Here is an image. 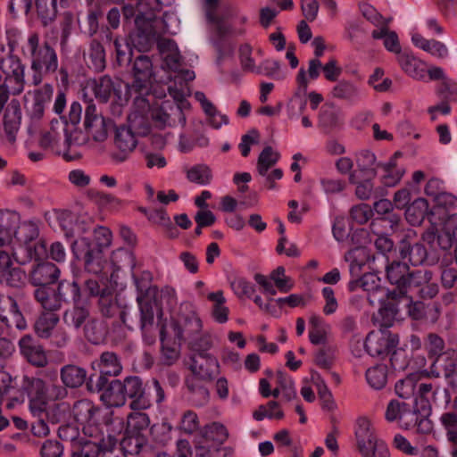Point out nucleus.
I'll return each mask as SVG.
<instances>
[{"instance_id": "aec40b11", "label": "nucleus", "mask_w": 457, "mask_h": 457, "mask_svg": "<svg viewBox=\"0 0 457 457\" xmlns=\"http://www.w3.org/2000/svg\"><path fill=\"white\" fill-rule=\"evenodd\" d=\"M54 88L50 84L44 85L32 94L31 100L26 99V112L32 120H39L45 112L46 104L50 101Z\"/></svg>"}, {"instance_id": "de8ad7c7", "label": "nucleus", "mask_w": 457, "mask_h": 457, "mask_svg": "<svg viewBox=\"0 0 457 457\" xmlns=\"http://www.w3.org/2000/svg\"><path fill=\"white\" fill-rule=\"evenodd\" d=\"M39 236L38 225L32 220L20 221L17 231L13 238L19 243L27 245L37 239Z\"/></svg>"}, {"instance_id": "2f4dec72", "label": "nucleus", "mask_w": 457, "mask_h": 457, "mask_svg": "<svg viewBox=\"0 0 457 457\" xmlns=\"http://www.w3.org/2000/svg\"><path fill=\"white\" fill-rule=\"evenodd\" d=\"M330 95L333 98L350 104H354L361 98L359 87L353 82L345 79L339 80L332 87Z\"/></svg>"}, {"instance_id": "4c0bfd02", "label": "nucleus", "mask_w": 457, "mask_h": 457, "mask_svg": "<svg viewBox=\"0 0 457 457\" xmlns=\"http://www.w3.org/2000/svg\"><path fill=\"white\" fill-rule=\"evenodd\" d=\"M355 163L361 173L375 177L381 162H377L374 153L368 149H363L355 154Z\"/></svg>"}, {"instance_id": "473e14b6", "label": "nucleus", "mask_w": 457, "mask_h": 457, "mask_svg": "<svg viewBox=\"0 0 457 457\" xmlns=\"http://www.w3.org/2000/svg\"><path fill=\"white\" fill-rule=\"evenodd\" d=\"M397 154H398L395 153L388 162L379 164L378 169L382 171L380 180L386 187L396 186L401 181L404 174V170L397 167L396 165L395 159Z\"/></svg>"}, {"instance_id": "b1692460", "label": "nucleus", "mask_w": 457, "mask_h": 457, "mask_svg": "<svg viewBox=\"0 0 457 457\" xmlns=\"http://www.w3.org/2000/svg\"><path fill=\"white\" fill-rule=\"evenodd\" d=\"M396 61L401 69L408 76L417 80L426 78L424 62L418 59L411 51L404 50L396 56Z\"/></svg>"}, {"instance_id": "69168bd1", "label": "nucleus", "mask_w": 457, "mask_h": 457, "mask_svg": "<svg viewBox=\"0 0 457 457\" xmlns=\"http://www.w3.org/2000/svg\"><path fill=\"white\" fill-rule=\"evenodd\" d=\"M205 436L220 445L226 442L228 437V432L226 427L219 422H212L204 428Z\"/></svg>"}, {"instance_id": "ddd939ff", "label": "nucleus", "mask_w": 457, "mask_h": 457, "mask_svg": "<svg viewBox=\"0 0 457 457\" xmlns=\"http://www.w3.org/2000/svg\"><path fill=\"white\" fill-rule=\"evenodd\" d=\"M398 345V336L388 330L371 331L364 342L366 352L372 357L384 358Z\"/></svg>"}, {"instance_id": "680f3d73", "label": "nucleus", "mask_w": 457, "mask_h": 457, "mask_svg": "<svg viewBox=\"0 0 457 457\" xmlns=\"http://www.w3.org/2000/svg\"><path fill=\"white\" fill-rule=\"evenodd\" d=\"M286 270L283 266H278L270 273V279L278 290L281 293H287L294 287V282L291 278L286 276Z\"/></svg>"}, {"instance_id": "20e7f679", "label": "nucleus", "mask_w": 457, "mask_h": 457, "mask_svg": "<svg viewBox=\"0 0 457 457\" xmlns=\"http://www.w3.org/2000/svg\"><path fill=\"white\" fill-rule=\"evenodd\" d=\"M203 328V320L196 306L192 302L184 301L166 328L171 331L178 341L187 342L200 335L204 331Z\"/></svg>"}, {"instance_id": "dca6fc26", "label": "nucleus", "mask_w": 457, "mask_h": 457, "mask_svg": "<svg viewBox=\"0 0 457 457\" xmlns=\"http://www.w3.org/2000/svg\"><path fill=\"white\" fill-rule=\"evenodd\" d=\"M111 120L96 112L95 104H88L85 110L84 126L88 137L96 142H104L108 137V128Z\"/></svg>"}, {"instance_id": "c85d7f7f", "label": "nucleus", "mask_w": 457, "mask_h": 457, "mask_svg": "<svg viewBox=\"0 0 457 457\" xmlns=\"http://www.w3.org/2000/svg\"><path fill=\"white\" fill-rule=\"evenodd\" d=\"M344 123L341 110L334 104H325L319 114V126L326 132L339 129Z\"/></svg>"}, {"instance_id": "f704fd0d", "label": "nucleus", "mask_w": 457, "mask_h": 457, "mask_svg": "<svg viewBox=\"0 0 457 457\" xmlns=\"http://www.w3.org/2000/svg\"><path fill=\"white\" fill-rule=\"evenodd\" d=\"M400 256L403 259L408 258L413 266L422 265L428 257L427 249L422 244L416 243L411 245L409 242L403 240L400 244Z\"/></svg>"}, {"instance_id": "9b49d317", "label": "nucleus", "mask_w": 457, "mask_h": 457, "mask_svg": "<svg viewBox=\"0 0 457 457\" xmlns=\"http://www.w3.org/2000/svg\"><path fill=\"white\" fill-rule=\"evenodd\" d=\"M354 436L357 448L362 457L370 456L372 449L380 443H385L377 436L373 422L366 416L357 418L354 425Z\"/></svg>"}, {"instance_id": "a18cd8bd", "label": "nucleus", "mask_w": 457, "mask_h": 457, "mask_svg": "<svg viewBox=\"0 0 457 457\" xmlns=\"http://www.w3.org/2000/svg\"><path fill=\"white\" fill-rule=\"evenodd\" d=\"M59 322V316L54 312L41 314L35 323V332L41 338H50Z\"/></svg>"}, {"instance_id": "a19ab883", "label": "nucleus", "mask_w": 457, "mask_h": 457, "mask_svg": "<svg viewBox=\"0 0 457 457\" xmlns=\"http://www.w3.org/2000/svg\"><path fill=\"white\" fill-rule=\"evenodd\" d=\"M361 287L368 292V299L373 304L374 301H383L385 290L379 285V278L373 273L364 274L360 279Z\"/></svg>"}, {"instance_id": "ea45409f", "label": "nucleus", "mask_w": 457, "mask_h": 457, "mask_svg": "<svg viewBox=\"0 0 457 457\" xmlns=\"http://www.w3.org/2000/svg\"><path fill=\"white\" fill-rule=\"evenodd\" d=\"M78 302L74 303V306L68 309L63 313V322L75 329L80 328L86 321L89 319V310L82 305H79Z\"/></svg>"}, {"instance_id": "13d9d810", "label": "nucleus", "mask_w": 457, "mask_h": 457, "mask_svg": "<svg viewBox=\"0 0 457 457\" xmlns=\"http://www.w3.org/2000/svg\"><path fill=\"white\" fill-rule=\"evenodd\" d=\"M428 273V279L426 281H420V283H412L411 291H415L423 299H431L435 297L438 293V286L436 283L431 282L432 272L427 270Z\"/></svg>"}, {"instance_id": "4d7b16f0", "label": "nucleus", "mask_w": 457, "mask_h": 457, "mask_svg": "<svg viewBox=\"0 0 457 457\" xmlns=\"http://www.w3.org/2000/svg\"><path fill=\"white\" fill-rule=\"evenodd\" d=\"M442 184V181L438 179H429L425 187L426 195L437 199L439 203L444 201L445 203L453 204L455 201V197L451 194L443 192Z\"/></svg>"}, {"instance_id": "5fc2aeb1", "label": "nucleus", "mask_w": 457, "mask_h": 457, "mask_svg": "<svg viewBox=\"0 0 457 457\" xmlns=\"http://www.w3.org/2000/svg\"><path fill=\"white\" fill-rule=\"evenodd\" d=\"M148 219L154 223L162 226L169 237L175 238L179 236V230L172 223L167 212L162 209L154 210L150 212Z\"/></svg>"}, {"instance_id": "f257e3e1", "label": "nucleus", "mask_w": 457, "mask_h": 457, "mask_svg": "<svg viewBox=\"0 0 457 457\" xmlns=\"http://www.w3.org/2000/svg\"><path fill=\"white\" fill-rule=\"evenodd\" d=\"M21 54L30 62L33 86L39 85L45 76L54 74L58 70L59 62L55 49L48 42H41L37 32L29 34L21 46Z\"/></svg>"}, {"instance_id": "4be33fe9", "label": "nucleus", "mask_w": 457, "mask_h": 457, "mask_svg": "<svg viewBox=\"0 0 457 457\" xmlns=\"http://www.w3.org/2000/svg\"><path fill=\"white\" fill-rule=\"evenodd\" d=\"M21 123V109L20 101L12 99L7 104L3 117L4 132L10 141H14Z\"/></svg>"}, {"instance_id": "1a4fd4ad", "label": "nucleus", "mask_w": 457, "mask_h": 457, "mask_svg": "<svg viewBox=\"0 0 457 457\" xmlns=\"http://www.w3.org/2000/svg\"><path fill=\"white\" fill-rule=\"evenodd\" d=\"M124 86L126 83L121 79H113L108 75L101 76L92 81L94 95L102 103H106L111 98L119 104L127 102L131 96L129 91L124 89Z\"/></svg>"}, {"instance_id": "0e129e2a", "label": "nucleus", "mask_w": 457, "mask_h": 457, "mask_svg": "<svg viewBox=\"0 0 457 457\" xmlns=\"http://www.w3.org/2000/svg\"><path fill=\"white\" fill-rule=\"evenodd\" d=\"M230 287L235 295L239 298H251L255 291L254 286L242 277L234 278L230 281Z\"/></svg>"}, {"instance_id": "58836bf2", "label": "nucleus", "mask_w": 457, "mask_h": 457, "mask_svg": "<svg viewBox=\"0 0 457 457\" xmlns=\"http://www.w3.org/2000/svg\"><path fill=\"white\" fill-rule=\"evenodd\" d=\"M160 340L162 344L161 360L163 364L170 366L179 358V348L175 343H171L168 338V329L163 327L160 331Z\"/></svg>"}, {"instance_id": "6ab92c4d", "label": "nucleus", "mask_w": 457, "mask_h": 457, "mask_svg": "<svg viewBox=\"0 0 457 457\" xmlns=\"http://www.w3.org/2000/svg\"><path fill=\"white\" fill-rule=\"evenodd\" d=\"M189 369L199 379L210 381L219 371V362L209 353H195L191 358Z\"/></svg>"}, {"instance_id": "c756f323", "label": "nucleus", "mask_w": 457, "mask_h": 457, "mask_svg": "<svg viewBox=\"0 0 457 457\" xmlns=\"http://www.w3.org/2000/svg\"><path fill=\"white\" fill-rule=\"evenodd\" d=\"M101 401L108 407H121L126 403L121 380H108L107 386L101 390Z\"/></svg>"}, {"instance_id": "9d476101", "label": "nucleus", "mask_w": 457, "mask_h": 457, "mask_svg": "<svg viewBox=\"0 0 457 457\" xmlns=\"http://www.w3.org/2000/svg\"><path fill=\"white\" fill-rule=\"evenodd\" d=\"M71 248L76 259L83 257L87 271L97 275L104 269L106 262L103 251L95 249L89 238L82 237L79 240L73 241Z\"/></svg>"}, {"instance_id": "393cba45", "label": "nucleus", "mask_w": 457, "mask_h": 457, "mask_svg": "<svg viewBox=\"0 0 457 457\" xmlns=\"http://www.w3.org/2000/svg\"><path fill=\"white\" fill-rule=\"evenodd\" d=\"M62 121L64 123V129L62 132V149L63 150V157L70 161L72 157L66 150H69L72 146H81L86 145L88 141V136L87 134L85 135L82 130L79 129L76 126H70L64 117Z\"/></svg>"}, {"instance_id": "7ed1b4c3", "label": "nucleus", "mask_w": 457, "mask_h": 457, "mask_svg": "<svg viewBox=\"0 0 457 457\" xmlns=\"http://www.w3.org/2000/svg\"><path fill=\"white\" fill-rule=\"evenodd\" d=\"M128 127L120 126L116 129L114 145L116 151L112 154V159L123 162L137 145V136H146L150 132L147 120L139 113L133 112L129 116Z\"/></svg>"}, {"instance_id": "052dcab7", "label": "nucleus", "mask_w": 457, "mask_h": 457, "mask_svg": "<svg viewBox=\"0 0 457 457\" xmlns=\"http://www.w3.org/2000/svg\"><path fill=\"white\" fill-rule=\"evenodd\" d=\"M253 72L274 79H283L285 78L280 71L279 62L272 59L263 60L260 65H256V70Z\"/></svg>"}, {"instance_id": "e433bc0d", "label": "nucleus", "mask_w": 457, "mask_h": 457, "mask_svg": "<svg viewBox=\"0 0 457 457\" xmlns=\"http://www.w3.org/2000/svg\"><path fill=\"white\" fill-rule=\"evenodd\" d=\"M207 299L212 303V317L213 320L220 324H223L228 320L229 310L226 306V298L224 297L221 290L208 293Z\"/></svg>"}, {"instance_id": "6e6d98bb", "label": "nucleus", "mask_w": 457, "mask_h": 457, "mask_svg": "<svg viewBox=\"0 0 457 457\" xmlns=\"http://www.w3.org/2000/svg\"><path fill=\"white\" fill-rule=\"evenodd\" d=\"M187 179L192 182L202 186L209 185L212 179L211 169L204 164H197L191 167L187 171Z\"/></svg>"}, {"instance_id": "79ce46f5", "label": "nucleus", "mask_w": 457, "mask_h": 457, "mask_svg": "<svg viewBox=\"0 0 457 457\" xmlns=\"http://www.w3.org/2000/svg\"><path fill=\"white\" fill-rule=\"evenodd\" d=\"M99 411V408L87 399L77 401L72 409L75 420L81 424L94 421L96 413Z\"/></svg>"}, {"instance_id": "4468645a", "label": "nucleus", "mask_w": 457, "mask_h": 457, "mask_svg": "<svg viewBox=\"0 0 457 457\" xmlns=\"http://www.w3.org/2000/svg\"><path fill=\"white\" fill-rule=\"evenodd\" d=\"M125 399H130L129 407L134 411L145 410L151 403L145 395L142 379L137 376H129L121 380Z\"/></svg>"}, {"instance_id": "49530a36", "label": "nucleus", "mask_w": 457, "mask_h": 457, "mask_svg": "<svg viewBox=\"0 0 457 457\" xmlns=\"http://www.w3.org/2000/svg\"><path fill=\"white\" fill-rule=\"evenodd\" d=\"M371 36L374 39H384L385 48L388 52L395 54L396 56L403 52L398 35L395 31L389 30V29L384 27V29H374Z\"/></svg>"}, {"instance_id": "f3484780", "label": "nucleus", "mask_w": 457, "mask_h": 457, "mask_svg": "<svg viewBox=\"0 0 457 457\" xmlns=\"http://www.w3.org/2000/svg\"><path fill=\"white\" fill-rule=\"evenodd\" d=\"M21 354L31 365L43 368L48 363L46 352L44 346L32 336L24 335L19 340Z\"/></svg>"}, {"instance_id": "09e8293b", "label": "nucleus", "mask_w": 457, "mask_h": 457, "mask_svg": "<svg viewBox=\"0 0 457 457\" xmlns=\"http://www.w3.org/2000/svg\"><path fill=\"white\" fill-rule=\"evenodd\" d=\"M366 379L370 387L379 390L385 387L387 382V367L385 364H377L366 371Z\"/></svg>"}, {"instance_id": "39448f33", "label": "nucleus", "mask_w": 457, "mask_h": 457, "mask_svg": "<svg viewBox=\"0 0 457 457\" xmlns=\"http://www.w3.org/2000/svg\"><path fill=\"white\" fill-rule=\"evenodd\" d=\"M386 278L390 284L395 286V289L390 291L388 295L392 299H401L410 302L407 295L411 289L412 283L426 281L429 276L427 270L411 271L409 266L402 262L394 261L386 267Z\"/></svg>"}, {"instance_id": "e2e57ef3", "label": "nucleus", "mask_w": 457, "mask_h": 457, "mask_svg": "<svg viewBox=\"0 0 457 457\" xmlns=\"http://www.w3.org/2000/svg\"><path fill=\"white\" fill-rule=\"evenodd\" d=\"M111 289L112 287L108 285V282L103 278H88L84 283V291L90 297L100 298L102 295H104Z\"/></svg>"}, {"instance_id": "6e6552de", "label": "nucleus", "mask_w": 457, "mask_h": 457, "mask_svg": "<svg viewBox=\"0 0 457 457\" xmlns=\"http://www.w3.org/2000/svg\"><path fill=\"white\" fill-rule=\"evenodd\" d=\"M131 73L133 81L131 84H126L124 89L129 91L130 96L148 94L155 78L151 58L144 54L137 56L132 63Z\"/></svg>"}, {"instance_id": "338daca9", "label": "nucleus", "mask_w": 457, "mask_h": 457, "mask_svg": "<svg viewBox=\"0 0 457 457\" xmlns=\"http://www.w3.org/2000/svg\"><path fill=\"white\" fill-rule=\"evenodd\" d=\"M84 333L89 342L98 344L104 337L103 324L96 320L88 319L84 324Z\"/></svg>"}, {"instance_id": "3c124183", "label": "nucleus", "mask_w": 457, "mask_h": 457, "mask_svg": "<svg viewBox=\"0 0 457 457\" xmlns=\"http://www.w3.org/2000/svg\"><path fill=\"white\" fill-rule=\"evenodd\" d=\"M280 154L271 146H266L261 152L257 161L256 170L259 175L266 176L268 170L279 160Z\"/></svg>"}, {"instance_id": "f8f14e48", "label": "nucleus", "mask_w": 457, "mask_h": 457, "mask_svg": "<svg viewBox=\"0 0 457 457\" xmlns=\"http://www.w3.org/2000/svg\"><path fill=\"white\" fill-rule=\"evenodd\" d=\"M0 321L6 328L12 326L19 330L27 328V321L20 309L16 296L0 295ZM2 333L3 328L0 326V335Z\"/></svg>"}, {"instance_id": "c03bdc74", "label": "nucleus", "mask_w": 457, "mask_h": 457, "mask_svg": "<svg viewBox=\"0 0 457 457\" xmlns=\"http://www.w3.org/2000/svg\"><path fill=\"white\" fill-rule=\"evenodd\" d=\"M87 65L96 71H102L105 68V51L103 45L93 39L87 51Z\"/></svg>"}, {"instance_id": "a878e982", "label": "nucleus", "mask_w": 457, "mask_h": 457, "mask_svg": "<svg viewBox=\"0 0 457 457\" xmlns=\"http://www.w3.org/2000/svg\"><path fill=\"white\" fill-rule=\"evenodd\" d=\"M60 275V270L52 262H39L32 270L30 278L35 286L46 287L54 283Z\"/></svg>"}, {"instance_id": "72a5a7b5", "label": "nucleus", "mask_w": 457, "mask_h": 457, "mask_svg": "<svg viewBox=\"0 0 457 457\" xmlns=\"http://www.w3.org/2000/svg\"><path fill=\"white\" fill-rule=\"evenodd\" d=\"M411 42L415 46L437 58L443 59L448 56V49L446 46L440 41L427 39L420 34L415 33L411 36Z\"/></svg>"}, {"instance_id": "a211bd4d", "label": "nucleus", "mask_w": 457, "mask_h": 457, "mask_svg": "<svg viewBox=\"0 0 457 457\" xmlns=\"http://www.w3.org/2000/svg\"><path fill=\"white\" fill-rule=\"evenodd\" d=\"M453 219L445 222L441 228L432 224L422 235V239L431 247L438 246L444 251L449 250L455 238V228L450 226Z\"/></svg>"}, {"instance_id": "bb28decb", "label": "nucleus", "mask_w": 457, "mask_h": 457, "mask_svg": "<svg viewBox=\"0 0 457 457\" xmlns=\"http://www.w3.org/2000/svg\"><path fill=\"white\" fill-rule=\"evenodd\" d=\"M20 224V215L16 212L4 211L0 212V245L12 242Z\"/></svg>"}, {"instance_id": "2eb2a0df", "label": "nucleus", "mask_w": 457, "mask_h": 457, "mask_svg": "<svg viewBox=\"0 0 457 457\" xmlns=\"http://www.w3.org/2000/svg\"><path fill=\"white\" fill-rule=\"evenodd\" d=\"M152 117L155 125L159 128L171 127L178 124L186 125V116L182 107L170 100L162 102L158 108L154 109Z\"/></svg>"}, {"instance_id": "423d86ee", "label": "nucleus", "mask_w": 457, "mask_h": 457, "mask_svg": "<svg viewBox=\"0 0 457 457\" xmlns=\"http://www.w3.org/2000/svg\"><path fill=\"white\" fill-rule=\"evenodd\" d=\"M36 300L45 310L53 312L61 308L62 302L69 300L74 303L81 301V290L76 281H61L57 291L48 287H39L34 293Z\"/></svg>"}, {"instance_id": "412c9836", "label": "nucleus", "mask_w": 457, "mask_h": 457, "mask_svg": "<svg viewBox=\"0 0 457 457\" xmlns=\"http://www.w3.org/2000/svg\"><path fill=\"white\" fill-rule=\"evenodd\" d=\"M82 431L87 437L82 443L84 445L94 444L96 446H101L105 451H112L116 445L115 437L109 434L105 436L100 425L96 423V420L83 424Z\"/></svg>"}, {"instance_id": "0eeeda50", "label": "nucleus", "mask_w": 457, "mask_h": 457, "mask_svg": "<svg viewBox=\"0 0 457 457\" xmlns=\"http://www.w3.org/2000/svg\"><path fill=\"white\" fill-rule=\"evenodd\" d=\"M92 368L99 374H91L87 386L89 391L99 393L108 384L107 377H117L122 371V365L118 355L113 352H104L98 360L92 362Z\"/></svg>"}, {"instance_id": "8fccbe9b", "label": "nucleus", "mask_w": 457, "mask_h": 457, "mask_svg": "<svg viewBox=\"0 0 457 457\" xmlns=\"http://www.w3.org/2000/svg\"><path fill=\"white\" fill-rule=\"evenodd\" d=\"M150 425V419L145 412H131L127 417L126 431L128 434L137 436Z\"/></svg>"}, {"instance_id": "5701e85b", "label": "nucleus", "mask_w": 457, "mask_h": 457, "mask_svg": "<svg viewBox=\"0 0 457 457\" xmlns=\"http://www.w3.org/2000/svg\"><path fill=\"white\" fill-rule=\"evenodd\" d=\"M219 5V0H204V12L208 22L215 25L217 33L220 37H224L229 34L242 36L245 34V29H233L231 26L225 24L222 17L216 14Z\"/></svg>"}, {"instance_id": "774afa93", "label": "nucleus", "mask_w": 457, "mask_h": 457, "mask_svg": "<svg viewBox=\"0 0 457 457\" xmlns=\"http://www.w3.org/2000/svg\"><path fill=\"white\" fill-rule=\"evenodd\" d=\"M1 276L3 281L12 287H21L26 278V274L21 268H9L5 270H2Z\"/></svg>"}, {"instance_id": "603ef678", "label": "nucleus", "mask_w": 457, "mask_h": 457, "mask_svg": "<svg viewBox=\"0 0 457 457\" xmlns=\"http://www.w3.org/2000/svg\"><path fill=\"white\" fill-rule=\"evenodd\" d=\"M419 375L411 373L406 378L400 379L395 386L396 395L403 399L415 396Z\"/></svg>"}, {"instance_id": "7c9ffc66", "label": "nucleus", "mask_w": 457, "mask_h": 457, "mask_svg": "<svg viewBox=\"0 0 457 457\" xmlns=\"http://www.w3.org/2000/svg\"><path fill=\"white\" fill-rule=\"evenodd\" d=\"M63 116L60 120H53L51 121L50 130L44 133L40 139L39 145L43 148L62 149V132L64 129V123L62 121Z\"/></svg>"}, {"instance_id": "bf43d9fd", "label": "nucleus", "mask_w": 457, "mask_h": 457, "mask_svg": "<svg viewBox=\"0 0 457 457\" xmlns=\"http://www.w3.org/2000/svg\"><path fill=\"white\" fill-rule=\"evenodd\" d=\"M140 312V328L147 330L153 327L154 322V312L153 303L142 297H137Z\"/></svg>"}, {"instance_id": "cd10ccee", "label": "nucleus", "mask_w": 457, "mask_h": 457, "mask_svg": "<svg viewBox=\"0 0 457 457\" xmlns=\"http://www.w3.org/2000/svg\"><path fill=\"white\" fill-rule=\"evenodd\" d=\"M321 70L322 63L318 58H313L309 61L307 71H305L303 68L299 70L295 78L298 87L295 94V97H298L301 95H305L307 93L309 84L308 79H317Z\"/></svg>"}, {"instance_id": "c9c22d12", "label": "nucleus", "mask_w": 457, "mask_h": 457, "mask_svg": "<svg viewBox=\"0 0 457 457\" xmlns=\"http://www.w3.org/2000/svg\"><path fill=\"white\" fill-rule=\"evenodd\" d=\"M60 376L65 388H77L84 383L87 371L81 367L69 364L61 369Z\"/></svg>"}, {"instance_id": "f03ea898", "label": "nucleus", "mask_w": 457, "mask_h": 457, "mask_svg": "<svg viewBox=\"0 0 457 457\" xmlns=\"http://www.w3.org/2000/svg\"><path fill=\"white\" fill-rule=\"evenodd\" d=\"M22 385H25L29 409L34 417L44 415L49 402L61 401L68 395L67 389L55 380H44L25 376Z\"/></svg>"}, {"instance_id": "37998d69", "label": "nucleus", "mask_w": 457, "mask_h": 457, "mask_svg": "<svg viewBox=\"0 0 457 457\" xmlns=\"http://www.w3.org/2000/svg\"><path fill=\"white\" fill-rule=\"evenodd\" d=\"M428 210V201L424 198L414 200L406 207L405 217L407 221L412 225H420Z\"/></svg>"}, {"instance_id": "864d4df0", "label": "nucleus", "mask_w": 457, "mask_h": 457, "mask_svg": "<svg viewBox=\"0 0 457 457\" xmlns=\"http://www.w3.org/2000/svg\"><path fill=\"white\" fill-rule=\"evenodd\" d=\"M98 303L100 311L104 316L112 317L116 312H120L123 323H126L124 319L125 312H120L112 288L104 295H102L100 298H98Z\"/></svg>"}]
</instances>
